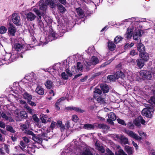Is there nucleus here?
Returning a JSON list of instances; mask_svg holds the SVG:
<instances>
[{
    "instance_id": "obj_61",
    "label": "nucleus",
    "mask_w": 155,
    "mask_h": 155,
    "mask_svg": "<svg viewBox=\"0 0 155 155\" xmlns=\"http://www.w3.org/2000/svg\"><path fill=\"white\" fill-rule=\"evenodd\" d=\"M32 118L33 120L36 122H38L39 120V119L38 118L36 115H33Z\"/></svg>"
},
{
    "instance_id": "obj_53",
    "label": "nucleus",
    "mask_w": 155,
    "mask_h": 155,
    "mask_svg": "<svg viewBox=\"0 0 155 155\" xmlns=\"http://www.w3.org/2000/svg\"><path fill=\"white\" fill-rule=\"evenodd\" d=\"M71 70L72 72L74 74L76 73L79 71H77V69L76 67V66H74L72 67Z\"/></svg>"
},
{
    "instance_id": "obj_3",
    "label": "nucleus",
    "mask_w": 155,
    "mask_h": 155,
    "mask_svg": "<svg viewBox=\"0 0 155 155\" xmlns=\"http://www.w3.org/2000/svg\"><path fill=\"white\" fill-rule=\"evenodd\" d=\"M99 62V60L97 57L93 56L90 60H87L85 61L84 62L85 64L84 67H86V69L88 70L98 64Z\"/></svg>"
},
{
    "instance_id": "obj_26",
    "label": "nucleus",
    "mask_w": 155,
    "mask_h": 155,
    "mask_svg": "<svg viewBox=\"0 0 155 155\" xmlns=\"http://www.w3.org/2000/svg\"><path fill=\"white\" fill-rule=\"evenodd\" d=\"M137 65L140 69L141 68L144 66L145 61L141 59H137L136 61Z\"/></svg>"
},
{
    "instance_id": "obj_58",
    "label": "nucleus",
    "mask_w": 155,
    "mask_h": 155,
    "mask_svg": "<svg viewBox=\"0 0 155 155\" xmlns=\"http://www.w3.org/2000/svg\"><path fill=\"white\" fill-rule=\"evenodd\" d=\"M56 126V122H55L54 121H52L51 122V125H50V128L52 129L53 130L54 129Z\"/></svg>"
},
{
    "instance_id": "obj_27",
    "label": "nucleus",
    "mask_w": 155,
    "mask_h": 155,
    "mask_svg": "<svg viewBox=\"0 0 155 155\" xmlns=\"http://www.w3.org/2000/svg\"><path fill=\"white\" fill-rule=\"evenodd\" d=\"M13 48L17 51H20L23 48V45L20 43H15L14 46Z\"/></svg>"
},
{
    "instance_id": "obj_62",
    "label": "nucleus",
    "mask_w": 155,
    "mask_h": 155,
    "mask_svg": "<svg viewBox=\"0 0 155 155\" xmlns=\"http://www.w3.org/2000/svg\"><path fill=\"white\" fill-rule=\"evenodd\" d=\"M150 102L151 104H153L155 105V96L152 97L151 98Z\"/></svg>"
},
{
    "instance_id": "obj_6",
    "label": "nucleus",
    "mask_w": 155,
    "mask_h": 155,
    "mask_svg": "<svg viewBox=\"0 0 155 155\" xmlns=\"http://www.w3.org/2000/svg\"><path fill=\"white\" fill-rule=\"evenodd\" d=\"M147 105V108H144L141 112L142 114L147 117H150L151 116V114L150 110H151V107L152 106H151L149 104Z\"/></svg>"
},
{
    "instance_id": "obj_59",
    "label": "nucleus",
    "mask_w": 155,
    "mask_h": 155,
    "mask_svg": "<svg viewBox=\"0 0 155 155\" xmlns=\"http://www.w3.org/2000/svg\"><path fill=\"white\" fill-rule=\"evenodd\" d=\"M25 108L28 110L29 113L31 114H33L34 113V110L30 108L28 106Z\"/></svg>"
},
{
    "instance_id": "obj_32",
    "label": "nucleus",
    "mask_w": 155,
    "mask_h": 155,
    "mask_svg": "<svg viewBox=\"0 0 155 155\" xmlns=\"http://www.w3.org/2000/svg\"><path fill=\"white\" fill-rule=\"evenodd\" d=\"M84 64H85L84 63ZM85 65V64H84L83 66L81 63L78 62L77 64V66L76 67L77 69V71H78L79 72V71H82L84 68L86 69V67L85 68L84 67Z\"/></svg>"
},
{
    "instance_id": "obj_47",
    "label": "nucleus",
    "mask_w": 155,
    "mask_h": 155,
    "mask_svg": "<svg viewBox=\"0 0 155 155\" xmlns=\"http://www.w3.org/2000/svg\"><path fill=\"white\" fill-rule=\"evenodd\" d=\"M7 130L12 133H14L15 132V130L11 126L8 125L6 127Z\"/></svg>"
},
{
    "instance_id": "obj_30",
    "label": "nucleus",
    "mask_w": 155,
    "mask_h": 155,
    "mask_svg": "<svg viewBox=\"0 0 155 155\" xmlns=\"http://www.w3.org/2000/svg\"><path fill=\"white\" fill-rule=\"evenodd\" d=\"M57 125L60 127L61 131H64L65 128L64 125L62 124V122L61 121H58L57 122Z\"/></svg>"
},
{
    "instance_id": "obj_16",
    "label": "nucleus",
    "mask_w": 155,
    "mask_h": 155,
    "mask_svg": "<svg viewBox=\"0 0 155 155\" xmlns=\"http://www.w3.org/2000/svg\"><path fill=\"white\" fill-rule=\"evenodd\" d=\"M26 17L28 21H32L35 19L36 16L34 13L30 12L26 14Z\"/></svg>"
},
{
    "instance_id": "obj_51",
    "label": "nucleus",
    "mask_w": 155,
    "mask_h": 155,
    "mask_svg": "<svg viewBox=\"0 0 155 155\" xmlns=\"http://www.w3.org/2000/svg\"><path fill=\"white\" fill-rule=\"evenodd\" d=\"M73 110L79 113H83L84 112V110H82L79 108L75 107H74V108H73Z\"/></svg>"
},
{
    "instance_id": "obj_31",
    "label": "nucleus",
    "mask_w": 155,
    "mask_h": 155,
    "mask_svg": "<svg viewBox=\"0 0 155 155\" xmlns=\"http://www.w3.org/2000/svg\"><path fill=\"white\" fill-rule=\"evenodd\" d=\"M83 128L88 130H93L95 128V126L92 124H86L84 125Z\"/></svg>"
},
{
    "instance_id": "obj_50",
    "label": "nucleus",
    "mask_w": 155,
    "mask_h": 155,
    "mask_svg": "<svg viewBox=\"0 0 155 155\" xmlns=\"http://www.w3.org/2000/svg\"><path fill=\"white\" fill-rule=\"evenodd\" d=\"M97 101L100 103L104 104L105 103L104 99L101 97H99L97 98Z\"/></svg>"
},
{
    "instance_id": "obj_20",
    "label": "nucleus",
    "mask_w": 155,
    "mask_h": 155,
    "mask_svg": "<svg viewBox=\"0 0 155 155\" xmlns=\"http://www.w3.org/2000/svg\"><path fill=\"white\" fill-rule=\"evenodd\" d=\"M135 31V26L132 28H128L125 35V37L127 38H130L132 36V32Z\"/></svg>"
},
{
    "instance_id": "obj_15",
    "label": "nucleus",
    "mask_w": 155,
    "mask_h": 155,
    "mask_svg": "<svg viewBox=\"0 0 155 155\" xmlns=\"http://www.w3.org/2000/svg\"><path fill=\"white\" fill-rule=\"evenodd\" d=\"M18 54H15V55L14 54H8L5 55V60H8L11 59V60L14 61L16 60V58L18 57Z\"/></svg>"
},
{
    "instance_id": "obj_49",
    "label": "nucleus",
    "mask_w": 155,
    "mask_h": 155,
    "mask_svg": "<svg viewBox=\"0 0 155 155\" xmlns=\"http://www.w3.org/2000/svg\"><path fill=\"white\" fill-rule=\"evenodd\" d=\"M20 144L21 145L20 148L21 149L23 150H24V148H25L27 146L26 144L25 143H24L23 141H21L20 142Z\"/></svg>"
},
{
    "instance_id": "obj_39",
    "label": "nucleus",
    "mask_w": 155,
    "mask_h": 155,
    "mask_svg": "<svg viewBox=\"0 0 155 155\" xmlns=\"http://www.w3.org/2000/svg\"><path fill=\"white\" fill-rule=\"evenodd\" d=\"M45 85L48 89H50L52 86V81L49 80H47L45 83Z\"/></svg>"
},
{
    "instance_id": "obj_38",
    "label": "nucleus",
    "mask_w": 155,
    "mask_h": 155,
    "mask_svg": "<svg viewBox=\"0 0 155 155\" xmlns=\"http://www.w3.org/2000/svg\"><path fill=\"white\" fill-rule=\"evenodd\" d=\"M81 155H93L89 149L86 148H84V151L82 152Z\"/></svg>"
},
{
    "instance_id": "obj_4",
    "label": "nucleus",
    "mask_w": 155,
    "mask_h": 155,
    "mask_svg": "<svg viewBox=\"0 0 155 155\" xmlns=\"http://www.w3.org/2000/svg\"><path fill=\"white\" fill-rule=\"evenodd\" d=\"M38 16V25L40 29H44V24L42 21L41 20V14L40 11L36 8H34L32 10Z\"/></svg>"
},
{
    "instance_id": "obj_48",
    "label": "nucleus",
    "mask_w": 155,
    "mask_h": 155,
    "mask_svg": "<svg viewBox=\"0 0 155 155\" xmlns=\"http://www.w3.org/2000/svg\"><path fill=\"white\" fill-rule=\"evenodd\" d=\"M19 101L21 104V105H22L23 107L25 108L26 107H27V106H28L26 102L23 100L20 99Z\"/></svg>"
},
{
    "instance_id": "obj_23",
    "label": "nucleus",
    "mask_w": 155,
    "mask_h": 155,
    "mask_svg": "<svg viewBox=\"0 0 155 155\" xmlns=\"http://www.w3.org/2000/svg\"><path fill=\"white\" fill-rule=\"evenodd\" d=\"M40 120L43 123L45 124L47 122H50L51 119L49 118L47 115L44 114H42L41 115Z\"/></svg>"
},
{
    "instance_id": "obj_11",
    "label": "nucleus",
    "mask_w": 155,
    "mask_h": 155,
    "mask_svg": "<svg viewBox=\"0 0 155 155\" xmlns=\"http://www.w3.org/2000/svg\"><path fill=\"white\" fill-rule=\"evenodd\" d=\"M32 139L35 142V146L38 148H39L41 147L42 145L41 143L42 141L41 138L35 136V135L32 137Z\"/></svg>"
},
{
    "instance_id": "obj_13",
    "label": "nucleus",
    "mask_w": 155,
    "mask_h": 155,
    "mask_svg": "<svg viewBox=\"0 0 155 155\" xmlns=\"http://www.w3.org/2000/svg\"><path fill=\"white\" fill-rule=\"evenodd\" d=\"M20 17L16 13H14L12 14V20L14 24L17 25H20Z\"/></svg>"
},
{
    "instance_id": "obj_41",
    "label": "nucleus",
    "mask_w": 155,
    "mask_h": 155,
    "mask_svg": "<svg viewBox=\"0 0 155 155\" xmlns=\"http://www.w3.org/2000/svg\"><path fill=\"white\" fill-rule=\"evenodd\" d=\"M115 74L116 76L117 79L119 78L122 77L124 75L123 72L120 71H117Z\"/></svg>"
},
{
    "instance_id": "obj_33",
    "label": "nucleus",
    "mask_w": 155,
    "mask_h": 155,
    "mask_svg": "<svg viewBox=\"0 0 155 155\" xmlns=\"http://www.w3.org/2000/svg\"><path fill=\"white\" fill-rule=\"evenodd\" d=\"M100 87L104 93H106L109 91V88L108 86L105 84H101L100 85Z\"/></svg>"
},
{
    "instance_id": "obj_45",
    "label": "nucleus",
    "mask_w": 155,
    "mask_h": 155,
    "mask_svg": "<svg viewBox=\"0 0 155 155\" xmlns=\"http://www.w3.org/2000/svg\"><path fill=\"white\" fill-rule=\"evenodd\" d=\"M107 78L110 81H113L117 79L115 74L114 75H108L107 77Z\"/></svg>"
},
{
    "instance_id": "obj_43",
    "label": "nucleus",
    "mask_w": 155,
    "mask_h": 155,
    "mask_svg": "<svg viewBox=\"0 0 155 155\" xmlns=\"http://www.w3.org/2000/svg\"><path fill=\"white\" fill-rule=\"evenodd\" d=\"M137 132L139 134V135L141 137L144 138H146L147 137V134L143 131L141 130H138Z\"/></svg>"
},
{
    "instance_id": "obj_60",
    "label": "nucleus",
    "mask_w": 155,
    "mask_h": 155,
    "mask_svg": "<svg viewBox=\"0 0 155 155\" xmlns=\"http://www.w3.org/2000/svg\"><path fill=\"white\" fill-rule=\"evenodd\" d=\"M127 125L128 127L130 129H133L134 128V125L131 122L128 123Z\"/></svg>"
},
{
    "instance_id": "obj_34",
    "label": "nucleus",
    "mask_w": 155,
    "mask_h": 155,
    "mask_svg": "<svg viewBox=\"0 0 155 155\" xmlns=\"http://www.w3.org/2000/svg\"><path fill=\"white\" fill-rule=\"evenodd\" d=\"M66 99V97H62L59 99L58 101L56 102L55 104V107L57 110H59L60 109L59 107L58 106L59 104L61 102L64 101Z\"/></svg>"
},
{
    "instance_id": "obj_64",
    "label": "nucleus",
    "mask_w": 155,
    "mask_h": 155,
    "mask_svg": "<svg viewBox=\"0 0 155 155\" xmlns=\"http://www.w3.org/2000/svg\"><path fill=\"white\" fill-rule=\"evenodd\" d=\"M23 139L26 144H28L29 142V139L26 137H23Z\"/></svg>"
},
{
    "instance_id": "obj_44",
    "label": "nucleus",
    "mask_w": 155,
    "mask_h": 155,
    "mask_svg": "<svg viewBox=\"0 0 155 155\" xmlns=\"http://www.w3.org/2000/svg\"><path fill=\"white\" fill-rule=\"evenodd\" d=\"M123 38L120 36H117L115 37L114 39V42L116 43H117L121 41Z\"/></svg>"
},
{
    "instance_id": "obj_14",
    "label": "nucleus",
    "mask_w": 155,
    "mask_h": 155,
    "mask_svg": "<svg viewBox=\"0 0 155 155\" xmlns=\"http://www.w3.org/2000/svg\"><path fill=\"white\" fill-rule=\"evenodd\" d=\"M20 89H21V92L19 91V92L20 94L23 95V97L25 99L27 100L28 101L32 99V97L31 95L27 92H24V93H23V92H24V90L22 88H20ZM19 90H20V89H19Z\"/></svg>"
},
{
    "instance_id": "obj_57",
    "label": "nucleus",
    "mask_w": 155,
    "mask_h": 155,
    "mask_svg": "<svg viewBox=\"0 0 155 155\" xmlns=\"http://www.w3.org/2000/svg\"><path fill=\"white\" fill-rule=\"evenodd\" d=\"M130 55L132 56L138 54L137 52L135 50H133L130 52Z\"/></svg>"
},
{
    "instance_id": "obj_54",
    "label": "nucleus",
    "mask_w": 155,
    "mask_h": 155,
    "mask_svg": "<svg viewBox=\"0 0 155 155\" xmlns=\"http://www.w3.org/2000/svg\"><path fill=\"white\" fill-rule=\"evenodd\" d=\"M61 76L64 79L67 80L68 79V76L65 72H63L61 74Z\"/></svg>"
},
{
    "instance_id": "obj_63",
    "label": "nucleus",
    "mask_w": 155,
    "mask_h": 155,
    "mask_svg": "<svg viewBox=\"0 0 155 155\" xmlns=\"http://www.w3.org/2000/svg\"><path fill=\"white\" fill-rule=\"evenodd\" d=\"M117 120L118 122L120 124H122L123 125L125 124L124 121L122 120H121L120 119H118Z\"/></svg>"
},
{
    "instance_id": "obj_1",
    "label": "nucleus",
    "mask_w": 155,
    "mask_h": 155,
    "mask_svg": "<svg viewBox=\"0 0 155 155\" xmlns=\"http://www.w3.org/2000/svg\"><path fill=\"white\" fill-rule=\"evenodd\" d=\"M145 19L141 18L138 19L137 18H132L123 21V22L130 21L133 22L134 21L135 31L133 35V38L134 40H138L143 34V31L141 29L142 28V26L139 25V23L142 21H145Z\"/></svg>"
},
{
    "instance_id": "obj_55",
    "label": "nucleus",
    "mask_w": 155,
    "mask_h": 155,
    "mask_svg": "<svg viewBox=\"0 0 155 155\" xmlns=\"http://www.w3.org/2000/svg\"><path fill=\"white\" fill-rule=\"evenodd\" d=\"M31 148L32 147L27 146L25 148H24V149L23 151L29 153L30 152V151H31Z\"/></svg>"
},
{
    "instance_id": "obj_9",
    "label": "nucleus",
    "mask_w": 155,
    "mask_h": 155,
    "mask_svg": "<svg viewBox=\"0 0 155 155\" xmlns=\"http://www.w3.org/2000/svg\"><path fill=\"white\" fill-rule=\"evenodd\" d=\"M139 74L142 78L149 80L151 79L152 75L150 71L145 70H142L140 71Z\"/></svg>"
},
{
    "instance_id": "obj_19",
    "label": "nucleus",
    "mask_w": 155,
    "mask_h": 155,
    "mask_svg": "<svg viewBox=\"0 0 155 155\" xmlns=\"http://www.w3.org/2000/svg\"><path fill=\"white\" fill-rule=\"evenodd\" d=\"M137 50L140 52V53H143L145 51V47L140 40V42L137 44Z\"/></svg>"
},
{
    "instance_id": "obj_52",
    "label": "nucleus",
    "mask_w": 155,
    "mask_h": 155,
    "mask_svg": "<svg viewBox=\"0 0 155 155\" xmlns=\"http://www.w3.org/2000/svg\"><path fill=\"white\" fill-rule=\"evenodd\" d=\"M72 120L75 122H77L79 120V118L76 115H74L72 116Z\"/></svg>"
},
{
    "instance_id": "obj_35",
    "label": "nucleus",
    "mask_w": 155,
    "mask_h": 155,
    "mask_svg": "<svg viewBox=\"0 0 155 155\" xmlns=\"http://www.w3.org/2000/svg\"><path fill=\"white\" fill-rule=\"evenodd\" d=\"M94 97L96 98V97H98L99 95H100L101 94L102 92L101 90L96 88L94 91Z\"/></svg>"
},
{
    "instance_id": "obj_17",
    "label": "nucleus",
    "mask_w": 155,
    "mask_h": 155,
    "mask_svg": "<svg viewBox=\"0 0 155 155\" xmlns=\"http://www.w3.org/2000/svg\"><path fill=\"white\" fill-rule=\"evenodd\" d=\"M139 56L141 58V59L144 61H147L149 59V54L147 53L144 52L139 54Z\"/></svg>"
},
{
    "instance_id": "obj_5",
    "label": "nucleus",
    "mask_w": 155,
    "mask_h": 155,
    "mask_svg": "<svg viewBox=\"0 0 155 155\" xmlns=\"http://www.w3.org/2000/svg\"><path fill=\"white\" fill-rule=\"evenodd\" d=\"M124 132L128 135L130 137L134 138L137 140H140L142 139L141 137L139 136L132 131L125 129L124 130Z\"/></svg>"
},
{
    "instance_id": "obj_12",
    "label": "nucleus",
    "mask_w": 155,
    "mask_h": 155,
    "mask_svg": "<svg viewBox=\"0 0 155 155\" xmlns=\"http://www.w3.org/2000/svg\"><path fill=\"white\" fill-rule=\"evenodd\" d=\"M107 115L108 117V118L107 120V121L111 124H114V123L113 121L115 120L116 119V115L113 112H111L109 114H107Z\"/></svg>"
},
{
    "instance_id": "obj_40",
    "label": "nucleus",
    "mask_w": 155,
    "mask_h": 155,
    "mask_svg": "<svg viewBox=\"0 0 155 155\" xmlns=\"http://www.w3.org/2000/svg\"><path fill=\"white\" fill-rule=\"evenodd\" d=\"M7 31V28L5 26L2 25L0 28V33L1 34H4Z\"/></svg>"
},
{
    "instance_id": "obj_21",
    "label": "nucleus",
    "mask_w": 155,
    "mask_h": 155,
    "mask_svg": "<svg viewBox=\"0 0 155 155\" xmlns=\"http://www.w3.org/2000/svg\"><path fill=\"white\" fill-rule=\"evenodd\" d=\"M9 151V150L8 146L5 145L4 147H1L0 149V155H4L5 152L8 153Z\"/></svg>"
},
{
    "instance_id": "obj_56",
    "label": "nucleus",
    "mask_w": 155,
    "mask_h": 155,
    "mask_svg": "<svg viewBox=\"0 0 155 155\" xmlns=\"http://www.w3.org/2000/svg\"><path fill=\"white\" fill-rule=\"evenodd\" d=\"M64 126L65 128V129L66 130H68L70 127V122L68 121H67L66 122Z\"/></svg>"
},
{
    "instance_id": "obj_22",
    "label": "nucleus",
    "mask_w": 155,
    "mask_h": 155,
    "mask_svg": "<svg viewBox=\"0 0 155 155\" xmlns=\"http://www.w3.org/2000/svg\"><path fill=\"white\" fill-rule=\"evenodd\" d=\"M35 92L38 94L43 95L44 93V90L41 86L38 85L35 89Z\"/></svg>"
},
{
    "instance_id": "obj_36",
    "label": "nucleus",
    "mask_w": 155,
    "mask_h": 155,
    "mask_svg": "<svg viewBox=\"0 0 155 155\" xmlns=\"http://www.w3.org/2000/svg\"><path fill=\"white\" fill-rule=\"evenodd\" d=\"M108 47L109 49L111 51L114 50L116 48L115 45L112 42H108Z\"/></svg>"
},
{
    "instance_id": "obj_8",
    "label": "nucleus",
    "mask_w": 155,
    "mask_h": 155,
    "mask_svg": "<svg viewBox=\"0 0 155 155\" xmlns=\"http://www.w3.org/2000/svg\"><path fill=\"white\" fill-rule=\"evenodd\" d=\"M114 138L115 140H120L122 143L124 144H127L128 142V139L123 135H115L114 136Z\"/></svg>"
},
{
    "instance_id": "obj_7",
    "label": "nucleus",
    "mask_w": 155,
    "mask_h": 155,
    "mask_svg": "<svg viewBox=\"0 0 155 155\" xmlns=\"http://www.w3.org/2000/svg\"><path fill=\"white\" fill-rule=\"evenodd\" d=\"M15 114L16 117H18L20 120V118H25L27 117V114L25 111H20L18 109H16L15 111Z\"/></svg>"
},
{
    "instance_id": "obj_28",
    "label": "nucleus",
    "mask_w": 155,
    "mask_h": 155,
    "mask_svg": "<svg viewBox=\"0 0 155 155\" xmlns=\"http://www.w3.org/2000/svg\"><path fill=\"white\" fill-rule=\"evenodd\" d=\"M57 5L58 10L61 13L63 14L65 12L66 9L62 5L59 3L57 4Z\"/></svg>"
},
{
    "instance_id": "obj_29",
    "label": "nucleus",
    "mask_w": 155,
    "mask_h": 155,
    "mask_svg": "<svg viewBox=\"0 0 155 155\" xmlns=\"http://www.w3.org/2000/svg\"><path fill=\"white\" fill-rule=\"evenodd\" d=\"M125 150L129 155H132L133 154L134 150L133 148L127 146L125 147Z\"/></svg>"
},
{
    "instance_id": "obj_10",
    "label": "nucleus",
    "mask_w": 155,
    "mask_h": 155,
    "mask_svg": "<svg viewBox=\"0 0 155 155\" xmlns=\"http://www.w3.org/2000/svg\"><path fill=\"white\" fill-rule=\"evenodd\" d=\"M145 123V120L141 116L138 117L137 118L135 119L133 122L134 124L139 128L141 127L140 123L142 124H144Z\"/></svg>"
},
{
    "instance_id": "obj_25",
    "label": "nucleus",
    "mask_w": 155,
    "mask_h": 155,
    "mask_svg": "<svg viewBox=\"0 0 155 155\" xmlns=\"http://www.w3.org/2000/svg\"><path fill=\"white\" fill-rule=\"evenodd\" d=\"M15 32L16 29L15 28L13 25H11L10 27L8 29L9 34L11 36H14Z\"/></svg>"
},
{
    "instance_id": "obj_46",
    "label": "nucleus",
    "mask_w": 155,
    "mask_h": 155,
    "mask_svg": "<svg viewBox=\"0 0 155 155\" xmlns=\"http://www.w3.org/2000/svg\"><path fill=\"white\" fill-rule=\"evenodd\" d=\"M98 127L100 128L106 129H109V127L108 126L103 124H99Z\"/></svg>"
},
{
    "instance_id": "obj_18",
    "label": "nucleus",
    "mask_w": 155,
    "mask_h": 155,
    "mask_svg": "<svg viewBox=\"0 0 155 155\" xmlns=\"http://www.w3.org/2000/svg\"><path fill=\"white\" fill-rule=\"evenodd\" d=\"M1 115L2 117L5 120H8L11 122H12L13 121L12 117V115L9 113L6 114L4 113H2V114Z\"/></svg>"
},
{
    "instance_id": "obj_24",
    "label": "nucleus",
    "mask_w": 155,
    "mask_h": 155,
    "mask_svg": "<svg viewBox=\"0 0 155 155\" xmlns=\"http://www.w3.org/2000/svg\"><path fill=\"white\" fill-rule=\"evenodd\" d=\"M95 145L97 149L102 153H104L105 151V149L99 143L98 141H97L95 143Z\"/></svg>"
},
{
    "instance_id": "obj_42",
    "label": "nucleus",
    "mask_w": 155,
    "mask_h": 155,
    "mask_svg": "<svg viewBox=\"0 0 155 155\" xmlns=\"http://www.w3.org/2000/svg\"><path fill=\"white\" fill-rule=\"evenodd\" d=\"M116 155H127L122 150L119 149V150L116 152Z\"/></svg>"
},
{
    "instance_id": "obj_37",
    "label": "nucleus",
    "mask_w": 155,
    "mask_h": 155,
    "mask_svg": "<svg viewBox=\"0 0 155 155\" xmlns=\"http://www.w3.org/2000/svg\"><path fill=\"white\" fill-rule=\"evenodd\" d=\"M77 12L81 18H83L84 16V13L82 9L80 8H77L76 9Z\"/></svg>"
},
{
    "instance_id": "obj_2",
    "label": "nucleus",
    "mask_w": 155,
    "mask_h": 155,
    "mask_svg": "<svg viewBox=\"0 0 155 155\" xmlns=\"http://www.w3.org/2000/svg\"><path fill=\"white\" fill-rule=\"evenodd\" d=\"M59 1L61 4L65 5L66 4V0H45V3L43 0H40L37 4L36 5H38L39 8L41 11H42V14H44L48 9V6L51 8H54L57 4Z\"/></svg>"
}]
</instances>
